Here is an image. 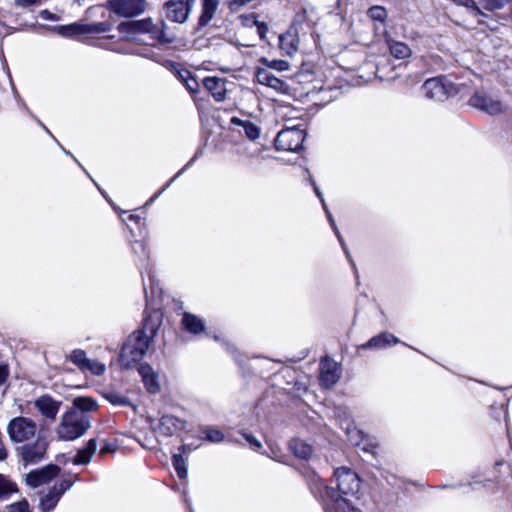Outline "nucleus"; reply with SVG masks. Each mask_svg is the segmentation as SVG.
<instances>
[{
	"label": "nucleus",
	"mask_w": 512,
	"mask_h": 512,
	"mask_svg": "<svg viewBox=\"0 0 512 512\" xmlns=\"http://www.w3.org/2000/svg\"><path fill=\"white\" fill-rule=\"evenodd\" d=\"M6 432L13 444H22L18 452L25 463L35 464L45 458L48 442L35 420L26 416L14 417L8 422Z\"/></svg>",
	"instance_id": "f257e3e1"
},
{
	"label": "nucleus",
	"mask_w": 512,
	"mask_h": 512,
	"mask_svg": "<svg viewBox=\"0 0 512 512\" xmlns=\"http://www.w3.org/2000/svg\"><path fill=\"white\" fill-rule=\"evenodd\" d=\"M220 0H202V14L199 25L206 26L214 17Z\"/></svg>",
	"instance_id": "4be33fe9"
},
{
	"label": "nucleus",
	"mask_w": 512,
	"mask_h": 512,
	"mask_svg": "<svg viewBox=\"0 0 512 512\" xmlns=\"http://www.w3.org/2000/svg\"><path fill=\"white\" fill-rule=\"evenodd\" d=\"M91 427L90 417L77 409L67 410L56 427V435L60 440L72 441L83 436Z\"/></svg>",
	"instance_id": "7ed1b4c3"
},
{
	"label": "nucleus",
	"mask_w": 512,
	"mask_h": 512,
	"mask_svg": "<svg viewBox=\"0 0 512 512\" xmlns=\"http://www.w3.org/2000/svg\"><path fill=\"white\" fill-rule=\"evenodd\" d=\"M97 449V441L96 439H90L86 446L82 449H79L77 454L73 458V463L75 465H85L90 463L92 456L95 454Z\"/></svg>",
	"instance_id": "412c9836"
},
{
	"label": "nucleus",
	"mask_w": 512,
	"mask_h": 512,
	"mask_svg": "<svg viewBox=\"0 0 512 512\" xmlns=\"http://www.w3.org/2000/svg\"><path fill=\"white\" fill-rule=\"evenodd\" d=\"M397 343H399V339L396 336H394L392 333L382 332V333L372 337L366 343L360 345L359 349L380 350V349H385L387 347L396 345Z\"/></svg>",
	"instance_id": "f3484780"
},
{
	"label": "nucleus",
	"mask_w": 512,
	"mask_h": 512,
	"mask_svg": "<svg viewBox=\"0 0 512 512\" xmlns=\"http://www.w3.org/2000/svg\"><path fill=\"white\" fill-rule=\"evenodd\" d=\"M42 1L43 0H14V5L17 8L27 9L41 5Z\"/></svg>",
	"instance_id": "09e8293b"
},
{
	"label": "nucleus",
	"mask_w": 512,
	"mask_h": 512,
	"mask_svg": "<svg viewBox=\"0 0 512 512\" xmlns=\"http://www.w3.org/2000/svg\"><path fill=\"white\" fill-rule=\"evenodd\" d=\"M423 90L429 99L436 101H443L456 93L454 85L442 77L426 80L423 84Z\"/></svg>",
	"instance_id": "0eeeda50"
},
{
	"label": "nucleus",
	"mask_w": 512,
	"mask_h": 512,
	"mask_svg": "<svg viewBox=\"0 0 512 512\" xmlns=\"http://www.w3.org/2000/svg\"><path fill=\"white\" fill-rule=\"evenodd\" d=\"M333 479L337 486V491L332 487H327V496L333 502L327 507V512H361L350 501L342 495L355 496L360 491L361 481L359 476L350 468L342 466L334 470Z\"/></svg>",
	"instance_id": "f03ea898"
},
{
	"label": "nucleus",
	"mask_w": 512,
	"mask_h": 512,
	"mask_svg": "<svg viewBox=\"0 0 512 512\" xmlns=\"http://www.w3.org/2000/svg\"><path fill=\"white\" fill-rule=\"evenodd\" d=\"M58 31L62 36H65V37H72V36L84 34L83 24H78V23L60 26Z\"/></svg>",
	"instance_id": "72a5a7b5"
},
{
	"label": "nucleus",
	"mask_w": 512,
	"mask_h": 512,
	"mask_svg": "<svg viewBox=\"0 0 512 512\" xmlns=\"http://www.w3.org/2000/svg\"><path fill=\"white\" fill-rule=\"evenodd\" d=\"M256 79L258 83L271 87L276 91L285 92L288 89V85L284 81L264 68L256 70Z\"/></svg>",
	"instance_id": "6ab92c4d"
},
{
	"label": "nucleus",
	"mask_w": 512,
	"mask_h": 512,
	"mask_svg": "<svg viewBox=\"0 0 512 512\" xmlns=\"http://www.w3.org/2000/svg\"><path fill=\"white\" fill-rule=\"evenodd\" d=\"M338 413V417L341 419L340 426L346 435L347 441L355 447H360L368 435L359 430L353 422L350 421L345 408H339Z\"/></svg>",
	"instance_id": "f8f14e48"
},
{
	"label": "nucleus",
	"mask_w": 512,
	"mask_h": 512,
	"mask_svg": "<svg viewBox=\"0 0 512 512\" xmlns=\"http://www.w3.org/2000/svg\"><path fill=\"white\" fill-rule=\"evenodd\" d=\"M110 451H111L110 447H109L108 445H106V446H104V447H102V448L100 449V454H101V455H104V454H106V453H108V452H110Z\"/></svg>",
	"instance_id": "680f3d73"
},
{
	"label": "nucleus",
	"mask_w": 512,
	"mask_h": 512,
	"mask_svg": "<svg viewBox=\"0 0 512 512\" xmlns=\"http://www.w3.org/2000/svg\"><path fill=\"white\" fill-rule=\"evenodd\" d=\"M341 363L330 357H322V388L334 386L342 377Z\"/></svg>",
	"instance_id": "ddd939ff"
},
{
	"label": "nucleus",
	"mask_w": 512,
	"mask_h": 512,
	"mask_svg": "<svg viewBox=\"0 0 512 512\" xmlns=\"http://www.w3.org/2000/svg\"><path fill=\"white\" fill-rule=\"evenodd\" d=\"M312 14H313V11L308 12L307 10H304V16H305V18H306V20H307V22H308V25H310V24H315V23L312 21V19H311V15H312Z\"/></svg>",
	"instance_id": "bf43d9fd"
},
{
	"label": "nucleus",
	"mask_w": 512,
	"mask_h": 512,
	"mask_svg": "<svg viewBox=\"0 0 512 512\" xmlns=\"http://www.w3.org/2000/svg\"><path fill=\"white\" fill-rule=\"evenodd\" d=\"M367 13L371 19L380 22H383L387 17L386 10L382 6H373L368 10Z\"/></svg>",
	"instance_id": "ea45409f"
},
{
	"label": "nucleus",
	"mask_w": 512,
	"mask_h": 512,
	"mask_svg": "<svg viewBox=\"0 0 512 512\" xmlns=\"http://www.w3.org/2000/svg\"><path fill=\"white\" fill-rule=\"evenodd\" d=\"M389 50L391 55L397 59H406L410 57L412 53L410 47L407 44L399 41H390Z\"/></svg>",
	"instance_id": "cd10ccee"
},
{
	"label": "nucleus",
	"mask_w": 512,
	"mask_h": 512,
	"mask_svg": "<svg viewBox=\"0 0 512 512\" xmlns=\"http://www.w3.org/2000/svg\"><path fill=\"white\" fill-rule=\"evenodd\" d=\"M184 328L193 334H198L204 330L203 321L194 314L184 313L182 318Z\"/></svg>",
	"instance_id": "5701e85b"
},
{
	"label": "nucleus",
	"mask_w": 512,
	"mask_h": 512,
	"mask_svg": "<svg viewBox=\"0 0 512 512\" xmlns=\"http://www.w3.org/2000/svg\"><path fill=\"white\" fill-rule=\"evenodd\" d=\"M248 121H244V120H241L237 117H233L231 119V123L234 124V125H238V126H242L244 127V124H246Z\"/></svg>",
	"instance_id": "13d9d810"
},
{
	"label": "nucleus",
	"mask_w": 512,
	"mask_h": 512,
	"mask_svg": "<svg viewBox=\"0 0 512 512\" xmlns=\"http://www.w3.org/2000/svg\"><path fill=\"white\" fill-rule=\"evenodd\" d=\"M194 159H191L190 162L182 168L174 177H172L157 193L154 194V196L150 199V202H153L156 198H158L185 170L186 167H188Z\"/></svg>",
	"instance_id": "49530a36"
},
{
	"label": "nucleus",
	"mask_w": 512,
	"mask_h": 512,
	"mask_svg": "<svg viewBox=\"0 0 512 512\" xmlns=\"http://www.w3.org/2000/svg\"><path fill=\"white\" fill-rule=\"evenodd\" d=\"M129 220H132V221H135V222H139L140 221V217L136 216V215H130L129 216Z\"/></svg>",
	"instance_id": "0e129e2a"
},
{
	"label": "nucleus",
	"mask_w": 512,
	"mask_h": 512,
	"mask_svg": "<svg viewBox=\"0 0 512 512\" xmlns=\"http://www.w3.org/2000/svg\"><path fill=\"white\" fill-rule=\"evenodd\" d=\"M243 437L249 443V445L255 450H259L262 447L261 442L252 434L244 432Z\"/></svg>",
	"instance_id": "3c124183"
},
{
	"label": "nucleus",
	"mask_w": 512,
	"mask_h": 512,
	"mask_svg": "<svg viewBox=\"0 0 512 512\" xmlns=\"http://www.w3.org/2000/svg\"><path fill=\"white\" fill-rule=\"evenodd\" d=\"M289 447L292 453L301 459H308L312 454L311 446L301 439H292Z\"/></svg>",
	"instance_id": "b1692460"
},
{
	"label": "nucleus",
	"mask_w": 512,
	"mask_h": 512,
	"mask_svg": "<svg viewBox=\"0 0 512 512\" xmlns=\"http://www.w3.org/2000/svg\"><path fill=\"white\" fill-rule=\"evenodd\" d=\"M172 464L179 478L185 479L187 477V467L182 454H174L172 456Z\"/></svg>",
	"instance_id": "473e14b6"
},
{
	"label": "nucleus",
	"mask_w": 512,
	"mask_h": 512,
	"mask_svg": "<svg viewBox=\"0 0 512 512\" xmlns=\"http://www.w3.org/2000/svg\"><path fill=\"white\" fill-rule=\"evenodd\" d=\"M264 66L275 69L277 71H285L289 68V63L284 60H269L262 57L259 60Z\"/></svg>",
	"instance_id": "4c0bfd02"
},
{
	"label": "nucleus",
	"mask_w": 512,
	"mask_h": 512,
	"mask_svg": "<svg viewBox=\"0 0 512 512\" xmlns=\"http://www.w3.org/2000/svg\"><path fill=\"white\" fill-rule=\"evenodd\" d=\"M74 483V479L69 476L67 478H63L59 483H57L56 485H54V489L59 492L61 495H63V493L68 490Z\"/></svg>",
	"instance_id": "a18cd8bd"
},
{
	"label": "nucleus",
	"mask_w": 512,
	"mask_h": 512,
	"mask_svg": "<svg viewBox=\"0 0 512 512\" xmlns=\"http://www.w3.org/2000/svg\"><path fill=\"white\" fill-rule=\"evenodd\" d=\"M151 338L144 330L134 331L122 346L119 356L121 365L130 368L142 360L148 351Z\"/></svg>",
	"instance_id": "20e7f679"
},
{
	"label": "nucleus",
	"mask_w": 512,
	"mask_h": 512,
	"mask_svg": "<svg viewBox=\"0 0 512 512\" xmlns=\"http://www.w3.org/2000/svg\"><path fill=\"white\" fill-rule=\"evenodd\" d=\"M17 491V484L7 476L0 474V501L8 500Z\"/></svg>",
	"instance_id": "a878e982"
},
{
	"label": "nucleus",
	"mask_w": 512,
	"mask_h": 512,
	"mask_svg": "<svg viewBox=\"0 0 512 512\" xmlns=\"http://www.w3.org/2000/svg\"><path fill=\"white\" fill-rule=\"evenodd\" d=\"M358 448L363 453L368 454L374 458L377 449L376 439L368 435V437H366V439L363 441L362 445Z\"/></svg>",
	"instance_id": "e433bc0d"
},
{
	"label": "nucleus",
	"mask_w": 512,
	"mask_h": 512,
	"mask_svg": "<svg viewBox=\"0 0 512 512\" xmlns=\"http://www.w3.org/2000/svg\"><path fill=\"white\" fill-rule=\"evenodd\" d=\"M113 24L104 21V22H98V23H91V24H83V30L84 34H102L110 32L112 29Z\"/></svg>",
	"instance_id": "c756f323"
},
{
	"label": "nucleus",
	"mask_w": 512,
	"mask_h": 512,
	"mask_svg": "<svg viewBox=\"0 0 512 512\" xmlns=\"http://www.w3.org/2000/svg\"><path fill=\"white\" fill-rule=\"evenodd\" d=\"M254 0H231L229 2V9L231 11H239L241 8L247 6L248 4H250L251 2H253Z\"/></svg>",
	"instance_id": "8fccbe9b"
},
{
	"label": "nucleus",
	"mask_w": 512,
	"mask_h": 512,
	"mask_svg": "<svg viewBox=\"0 0 512 512\" xmlns=\"http://www.w3.org/2000/svg\"><path fill=\"white\" fill-rule=\"evenodd\" d=\"M39 16L43 19V20H48V21H58L59 20V17L53 13H51L49 10H41L39 12Z\"/></svg>",
	"instance_id": "5fc2aeb1"
},
{
	"label": "nucleus",
	"mask_w": 512,
	"mask_h": 512,
	"mask_svg": "<svg viewBox=\"0 0 512 512\" xmlns=\"http://www.w3.org/2000/svg\"><path fill=\"white\" fill-rule=\"evenodd\" d=\"M60 147H61V149L63 150V152H64V153H66V154H68V153H69V152H68V151H66V149H64L62 146H60Z\"/></svg>",
	"instance_id": "774afa93"
},
{
	"label": "nucleus",
	"mask_w": 512,
	"mask_h": 512,
	"mask_svg": "<svg viewBox=\"0 0 512 512\" xmlns=\"http://www.w3.org/2000/svg\"><path fill=\"white\" fill-rule=\"evenodd\" d=\"M61 496L62 495L59 492L52 488L47 494L41 497L40 508L42 512H50L51 510H53L56 507Z\"/></svg>",
	"instance_id": "393cba45"
},
{
	"label": "nucleus",
	"mask_w": 512,
	"mask_h": 512,
	"mask_svg": "<svg viewBox=\"0 0 512 512\" xmlns=\"http://www.w3.org/2000/svg\"><path fill=\"white\" fill-rule=\"evenodd\" d=\"M110 11L121 17H134L145 11V0H108Z\"/></svg>",
	"instance_id": "6e6552de"
},
{
	"label": "nucleus",
	"mask_w": 512,
	"mask_h": 512,
	"mask_svg": "<svg viewBox=\"0 0 512 512\" xmlns=\"http://www.w3.org/2000/svg\"><path fill=\"white\" fill-rule=\"evenodd\" d=\"M185 71H186V70H184L183 72H180V73H179V76H180V78H181V80H182L183 84L185 83V78H186Z\"/></svg>",
	"instance_id": "69168bd1"
},
{
	"label": "nucleus",
	"mask_w": 512,
	"mask_h": 512,
	"mask_svg": "<svg viewBox=\"0 0 512 512\" xmlns=\"http://www.w3.org/2000/svg\"><path fill=\"white\" fill-rule=\"evenodd\" d=\"M247 17H248V16L243 17V23H244V25H246V26H254V24L252 23V21H251V20H247Z\"/></svg>",
	"instance_id": "e2e57ef3"
},
{
	"label": "nucleus",
	"mask_w": 512,
	"mask_h": 512,
	"mask_svg": "<svg viewBox=\"0 0 512 512\" xmlns=\"http://www.w3.org/2000/svg\"><path fill=\"white\" fill-rule=\"evenodd\" d=\"M133 250L135 253H141L144 257L148 256V251L145 242L135 241L133 244Z\"/></svg>",
	"instance_id": "864d4df0"
},
{
	"label": "nucleus",
	"mask_w": 512,
	"mask_h": 512,
	"mask_svg": "<svg viewBox=\"0 0 512 512\" xmlns=\"http://www.w3.org/2000/svg\"><path fill=\"white\" fill-rule=\"evenodd\" d=\"M302 473H303L304 477L307 479V482H308L311 492L317 498L318 493L320 492V488L318 485V478H317L316 471L311 469L307 465H304L302 467Z\"/></svg>",
	"instance_id": "c85d7f7f"
},
{
	"label": "nucleus",
	"mask_w": 512,
	"mask_h": 512,
	"mask_svg": "<svg viewBox=\"0 0 512 512\" xmlns=\"http://www.w3.org/2000/svg\"><path fill=\"white\" fill-rule=\"evenodd\" d=\"M299 38L295 29H289L279 36V48L288 56H292L298 50Z\"/></svg>",
	"instance_id": "aec40b11"
},
{
	"label": "nucleus",
	"mask_w": 512,
	"mask_h": 512,
	"mask_svg": "<svg viewBox=\"0 0 512 512\" xmlns=\"http://www.w3.org/2000/svg\"><path fill=\"white\" fill-rule=\"evenodd\" d=\"M325 213H326V216H327V220H328L331 228L333 229L336 237L338 238L344 253L350 259V252H349V250H348V248H347V246L345 244V241H344V239H343V237H342V235H341V233H340V231H339V229H338V227L336 225V222H335L332 214L330 213V211L327 208H325Z\"/></svg>",
	"instance_id": "7c9ffc66"
},
{
	"label": "nucleus",
	"mask_w": 512,
	"mask_h": 512,
	"mask_svg": "<svg viewBox=\"0 0 512 512\" xmlns=\"http://www.w3.org/2000/svg\"><path fill=\"white\" fill-rule=\"evenodd\" d=\"M106 398L110 403H112L114 405L124 406L129 403L128 400L124 396L120 395L117 392L108 393L106 395Z\"/></svg>",
	"instance_id": "c03bdc74"
},
{
	"label": "nucleus",
	"mask_w": 512,
	"mask_h": 512,
	"mask_svg": "<svg viewBox=\"0 0 512 512\" xmlns=\"http://www.w3.org/2000/svg\"><path fill=\"white\" fill-rule=\"evenodd\" d=\"M60 472V468L57 465L49 464L43 468L33 470L26 476V483L31 487H38L43 484L50 482Z\"/></svg>",
	"instance_id": "4468645a"
},
{
	"label": "nucleus",
	"mask_w": 512,
	"mask_h": 512,
	"mask_svg": "<svg viewBox=\"0 0 512 512\" xmlns=\"http://www.w3.org/2000/svg\"><path fill=\"white\" fill-rule=\"evenodd\" d=\"M307 173H309V172L307 171ZM308 179H309V181H310L311 185L313 186V189H314L315 194H316L318 197H320V189H319V187L317 186L316 181L311 177V175H310V174H308Z\"/></svg>",
	"instance_id": "6e6d98bb"
},
{
	"label": "nucleus",
	"mask_w": 512,
	"mask_h": 512,
	"mask_svg": "<svg viewBox=\"0 0 512 512\" xmlns=\"http://www.w3.org/2000/svg\"><path fill=\"white\" fill-rule=\"evenodd\" d=\"M96 401L91 397H76L73 400V407L71 409H77L84 414L92 412L97 409Z\"/></svg>",
	"instance_id": "bb28decb"
},
{
	"label": "nucleus",
	"mask_w": 512,
	"mask_h": 512,
	"mask_svg": "<svg viewBox=\"0 0 512 512\" xmlns=\"http://www.w3.org/2000/svg\"><path fill=\"white\" fill-rule=\"evenodd\" d=\"M83 372L85 371H89L91 372L93 375H96V376H100V375H103L106 371V366L105 364L97 361V360H93V359H88L87 362H86V365L84 366Z\"/></svg>",
	"instance_id": "f704fd0d"
},
{
	"label": "nucleus",
	"mask_w": 512,
	"mask_h": 512,
	"mask_svg": "<svg viewBox=\"0 0 512 512\" xmlns=\"http://www.w3.org/2000/svg\"><path fill=\"white\" fill-rule=\"evenodd\" d=\"M196 0H168L165 3L166 17L176 23H184Z\"/></svg>",
	"instance_id": "9b49d317"
},
{
	"label": "nucleus",
	"mask_w": 512,
	"mask_h": 512,
	"mask_svg": "<svg viewBox=\"0 0 512 512\" xmlns=\"http://www.w3.org/2000/svg\"><path fill=\"white\" fill-rule=\"evenodd\" d=\"M247 20H251L257 28V33L261 39H265L268 32V25L265 22H260L256 19L255 15H249Z\"/></svg>",
	"instance_id": "a19ab883"
},
{
	"label": "nucleus",
	"mask_w": 512,
	"mask_h": 512,
	"mask_svg": "<svg viewBox=\"0 0 512 512\" xmlns=\"http://www.w3.org/2000/svg\"><path fill=\"white\" fill-rule=\"evenodd\" d=\"M179 450L181 451L182 454H186V453H189L191 451V448L187 445H182Z\"/></svg>",
	"instance_id": "052dcab7"
},
{
	"label": "nucleus",
	"mask_w": 512,
	"mask_h": 512,
	"mask_svg": "<svg viewBox=\"0 0 512 512\" xmlns=\"http://www.w3.org/2000/svg\"><path fill=\"white\" fill-rule=\"evenodd\" d=\"M479 3L483 9L493 12L503 9L508 4L512 3V0H480Z\"/></svg>",
	"instance_id": "2f4dec72"
},
{
	"label": "nucleus",
	"mask_w": 512,
	"mask_h": 512,
	"mask_svg": "<svg viewBox=\"0 0 512 512\" xmlns=\"http://www.w3.org/2000/svg\"><path fill=\"white\" fill-rule=\"evenodd\" d=\"M205 439L212 443H220L224 440V434L219 429L207 428L204 430Z\"/></svg>",
	"instance_id": "58836bf2"
},
{
	"label": "nucleus",
	"mask_w": 512,
	"mask_h": 512,
	"mask_svg": "<svg viewBox=\"0 0 512 512\" xmlns=\"http://www.w3.org/2000/svg\"><path fill=\"white\" fill-rule=\"evenodd\" d=\"M203 85L209 91L217 102H222L226 98V80L224 78L209 76L203 79Z\"/></svg>",
	"instance_id": "dca6fc26"
},
{
	"label": "nucleus",
	"mask_w": 512,
	"mask_h": 512,
	"mask_svg": "<svg viewBox=\"0 0 512 512\" xmlns=\"http://www.w3.org/2000/svg\"><path fill=\"white\" fill-rule=\"evenodd\" d=\"M9 512H31L26 500L13 503L8 506Z\"/></svg>",
	"instance_id": "de8ad7c7"
},
{
	"label": "nucleus",
	"mask_w": 512,
	"mask_h": 512,
	"mask_svg": "<svg viewBox=\"0 0 512 512\" xmlns=\"http://www.w3.org/2000/svg\"><path fill=\"white\" fill-rule=\"evenodd\" d=\"M138 372L141 375L144 386L149 393L156 394L160 391L158 374L154 372L150 365L141 364Z\"/></svg>",
	"instance_id": "a211bd4d"
},
{
	"label": "nucleus",
	"mask_w": 512,
	"mask_h": 512,
	"mask_svg": "<svg viewBox=\"0 0 512 512\" xmlns=\"http://www.w3.org/2000/svg\"><path fill=\"white\" fill-rule=\"evenodd\" d=\"M89 358L86 355V352L82 349H75L71 355L70 360L82 371L86 362Z\"/></svg>",
	"instance_id": "c9c22d12"
},
{
	"label": "nucleus",
	"mask_w": 512,
	"mask_h": 512,
	"mask_svg": "<svg viewBox=\"0 0 512 512\" xmlns=\"http://www.w3.org/2000/svg\"><path fill=\"white\" fill-rule=\"evenodd\" d=\"M454 1L457 2L459 5H463L466 7H474L475 6L474 0H454Z\"/></svg>",
	"instance_id": "4d7b16f0"
},
{
	"label": "nucleus",
	"mask_w": 512,
	"mask_h": 512,
	"mask_svg": "<svg viewBox=\"0 0 512 512\" xmlns=\"http://www.w3.org/2000/svg\"><path fill=\"white\" fill-rule=\"evenodd\" d=\"M10 374L9 366L5 362H0V386L5 384Z\"/></svg>",
	"instance_id": "603ef678"
},
{
	"label": "nucleus",
	"mask_w": 512,
	"mask_h": 512,
	"mask_svg": "<svg viewBox=\"0 0 512 512\" xmlns=\"http://www.w3.org/2000/svg\"><path fill=\"white\" fill-rule=\"evenodd\" d=\"M150 426L156 435L171 437L175 432L185 427V422L172 415H163L159 420L149 418Z\"/></svg>",
	"instance_id": "1a4fd4ad"
},
{
	"label": "nucleus",
	"mask_w": 512,
	"mask_h": 512,
	"mask_svg": "<svg viewBox=\"0 0 512 512\" xmlns=\"http://www.w3.org/2000/svg\"><path fill=\"white\" fill-rule=\"evenodd\" d=\"M185 75L186 78L184 85L186 89L192 94L196 93L199 88L197 80L192 76V74L189 71H185Z\"/></svg>",
	"instance_id": "79ce46f5"
},
{
	"label": "nucleus",
	"mask_w": 512,
	"mask_h": 512,
	"mask_svg": "<svg viewBox=\"0 0 512 512\" xmlns=\"http://www.w3.org/2000/svg\"><path fill=\"white\" fill-rule=\"evenodd\" d=\"M469 104L489 115H496L503 111L502 102L497 97H493L483 91H476L471 96Z\"/></svg>",
	"instance_id": "9d476101"
},
{
	"label": "nucleus",
	"mask_w": 512,
	"mask_h": 512,
	"mask_svg": "<svg viewBox=\"0 0 512 512\" xmlns=\"http://www.w3.org/2000/svg\"><path fill=\"white\" fill-rule=\"evenodd\" d=\"M165 27L166 24L162 20H159L157 23H153L151 18H145L137 21L122 22L119 24L118 30L120 33L127 35L134 33H148L151 35L152 39H155L160 43H172L175 37L167 34L164 30Z\"/></svg>",
	"instance_id": "39448f33"
},
{
	"label": "nucleus",
	"mask_w": 512,
	"mask_h": 512,
	"mask_svg": "<svg viewBox=\"0 0 512 512\" xmlns=\"http://www.w3.org/2000/svg\"><path fill=\"white\" fill-rule=\"evenodd\" d=\"M305 132L297 127H287L278 132L275 139L277 150L298 152L303 147Z\"/></svg>",
	"instance_id": "423d86ee"
},
{
	"label": "nucleus",
	"mask_w": 512,
	"mask_h": 512,
	"mask_svg": "<svg viewBox=\"0 0 512 512\" xmlns=\"http://www.w3.org/2000/svg\"><path fill=\"white\" fill-rule=\"evenodd\" d=\"M33 404L41 416L54 421L62 406V401L55 400L52 396L44 394L35 399Z\"/></svg>",
	"instance_id": "2eb2a0df"
},
{
	"label": "nucleus",
	"mask_w": 512,
	"mask_h": 512,
	"mask_svg": "<svg viewBox=\"0 0 512 512\" xmlns=\"http://www.w3.org/2000/svg\"><path fill=\"white\" fill-rule=\"evenodd\" d=\"M243 128L245 130L246 136L250 140H256L260 136L259 128L250 121H248L246 124H244Z\"/></svg>",
	"instance_id": "37998d69"
},
{
	"label": "nucleus",
	"mask_w": 512,
	"mask_h": 512,
	"mask_svg": "<svg viewBox=\"0 0 512 512\" xmlns=\"http://www.w3.org/2000/svg\"><path fill=\"white\" fill-rule=\"evenodd\" d=\"M37 122L45 129V131H47V133H49L51 135V132L48 130V128H46L43 123L37 119Z\"/></svg>",
	"instance_id": "338daca9"
}]
</instances>
